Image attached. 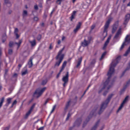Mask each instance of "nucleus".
I'll return each mask as SVG.
<instances>
[{
  "label": "nucleus",
  "instance_id": "1",
  "mask_svg": "<svg viewBox=\"0 0 130 130\" xmlns=\"http://www.w3.org/2000/svg\"><path fill=\"white\" fill-rule=\"evenodd\" d=\"M120 59V56H118L115 60H114L110 64L109 70L107 73L108 77L105 82L101 85V88L99 91V94H100L104 90H105L103 93L104 96H106L108 92L109 89L112 86L114 81L110 80L111 75L114 72V67L119 63Z\"/></svg>",
  "mask_w": 130,
  "mask_h": 130
},
{
  "label": "nucleus",
  "instance_id": "2",
  "mask_svg": "<svg viewBox=\"0 0 130 130\" xmlns=\"http://www.w3.org/2000/svg\"><path fill=\"white\" fill-rule=\"evenodd\" d=\"M113 95L114 94H109L105 101L102 102L101 104L100 109L98 112V114L99 115L101 114L107 107L108 104Z\"/></svg>",
  "mask_w": 130,
  "mask_h": 130
},
{
  "label": "nucleus",
  "instance_id": "3",
  "mask_svg": "<svg viewBox=\"0 0 130 130\" xmlns=\"http://www.w3.org/2000/svg\"><path fill=\"white\" fill-rule=\"evenodd\" d=\"M112 19L109 18L106 22L104 27V30L103 34V40L104 38L106 37L107 35V29L108 28L109 24L112 20Z\"/></svg>",
  "mask_w": 130,
  "mask_h": 130
},
{
  "label": "nucleus",
  "instance_id": "4",
  "mask_svg": "<svg viewBox=\"0 0 130 130\" xmlns=\"http://www.w3.org/2000/svg\"><path fill=\"white\" fill-rule=\"evenodd\" d=\"M46 88L44 87L42 89L38 88L36 89L34 93V96L37 98L39 97L46 90Z\"/></svg>",
  "mask_w": 130,
  "mask_h": 130
},
{
  "label": "nucleus",
  "instance_id": "5",
  "mask_svg": "<svg viewBox=\"0 0 130 130\" xmlns=\"http://www.w3.org/2000/svg\"><path fill=\"white\" fill-rule=\"evenodd\" d=\"M88 40L87 41L85 39L84 41L82 42V45L83 47H86L89 44L92 38L91 37H88Z\"/></svg>",
  "mask_w": 130,
  "mask_h": 130
},
{
  "label": "nucleus",
  "instance_id": "6",
  "mask_svg": "<svg viewBox=\"0 0 130 130\" xmlns=\"http://www.w3.org/2000/svg\"><path fill=\"white\" fill-rule=\"evenodd\" d=\"M82 121V120L81 118H79L77 119L74 123L73 127H72V129L74 126L78 127L81 124Z\"/></svg>",
  "mask_w": 130,
  "mask_h": 130
},
{
  "label": "nucleus",
  "instance_id": "7",
  "mask_svg": "<svg viewBox=\"0 0 130 130\" xmlns=\"http://www.w3.org/2000/svg\"><path fill=\"white\" fill-rule=\"evenodd\" d=\"M64 56V54H62L59 58V61L56 62V63L54 65V68H55L56 66L58 67L59 66L60 64L63 59Z\"/></svg>",
  "mask_w": 130,
  "mask_h": 130
},
{
  "label": "nucleus",
  "instance_id": "8",
  "mask_svg": "<svg viewBox=\"0 0 130 130\" xmlns=\"http://www.w3.org/2000/svg\"><path fill=\"white\" fill-rule=\"evenodd\" d=\"M69 76V72H67L65 75L62 78V80L64 82L68 83V77Z\"/></svg>",
  "mask_w": 130,
  "mask_h": 130
},
{
  "label": "nucleus",
  "instance_id": "9",
  "mask_svg": "<svg viewBox=\"0 0 130 130\" xmlns=\"http://www.w3.org/2000/svg\"><path fill=\"white\" fill-rule=\"evenodd\" d=\"M118 26V22L117 21L114 24L113 26V27L112 30V33L113 34L116 30Z\"/></svg>",
  "mask_w": 130,
  "mask_h": 130
},
{
  "label": "nucleus",
  "instance_id": "10",
  "mask_svg": "<svg viewBox=\"0 0 130 130\" xmlns=\"http://www.w3.org/2000/svg\"><path fill=\"white\" fill-rule=\"evenodd\" d=\"M99 107V105H96L95 106L90 112V115L92 114V115H93L95 114Z\"/></svg>",
  "mask_w": 130,
  "mask_h": 130
},
{
  "label": "nucleus",
  "instance_id": "11",
  "mask_svg": "<svg viewBox=\"0 0 130 130\" xmlns=\"http://www.w3.org/2000/svg\"><path fill=\"white\" fill-rule=\"evenodd\" d=\"M130 18V14H127L125 17V19L124 20L123 24L126 25L127 24L128 22L129 21Z\"/></svg>",
  "mask_w": 130,
  "mask_h": 130
},
{
  "label": "nucleus",
  "instance_id": "12",
  "mask_svg": "<svg viewBox=\"0 0 130 130\" xmlns=\"http://www.w3.org/2000/svg\"><path fill=\"white\" fill-rule=\"evenodd\" d=\"M129 35H127L126 36L125 40V41L122 44V45L121 48L120 50H121L124 47V46L125 45V42H129L128 41V38L129 37Z\"/></svg>",
  "mask_w": 130,
  "mask_h": 130
},
{
  "label": "nucleus",
  "instance_id": "13",
  "mask_svg": "<svg viewBox=\"0 0 130 130\" xmlns=\"http://www.w3.org/2000/svg\"><path fill=\"white\" fill-rule=\"evenodd\" d=\"M71 101L70 100L68 101L66 103L64 108V111L66 112L71 104Z\"/></svg>",
  "mask_w": 130,
  "mask_h": 130
},
{
  "label": "nucleus",
  "instance_id": "14",
  "mask_svg": "<svg viewBox=\"0 0 130 130\" xmlns=\"http://www.w3.org/2000/svg\"><path fill=\"white\" fill-rule=\"evenodd\" d=\"M81 24L82 23L81 22H78V24L76 25V28L74 30V32L76 33L80 28Z\"/></svg>",
  "mask_w": 130,
  "mask_h": 130
},
{
  "label": "nucleus",
  "instance_id": "15",
  "mask_svg": "<svg viewBox=\"0 0 130 130\" xmlns=\"http://www.w3.org/2000/svg\"><path fill=\"white\" fill-rule=\"evenodd\" d=\"M99 122L100 120H98L94 126L92 128L91 130H95L97 127L98 126Z\"/></svg>",
  "mask_w": 130,
  "mask_h": 130
},
{
  "label": "nucleus",
  "instance_id": "16",
  "mask_svg": "<svg viewBox=\"0 0 130 130\" xmlns=\"http://www.w3.org/2000/svg\"><path fill=\"white\" fill-rule=\"evenodd\" d=\"M82 59V57H81L80 58L78 59V61L77 62V64L76 66V67L77 68L80 65Z\"/></svg>",
  "mask_w": 130,
  "mask_h": 130
},
{
  "label": "nucleus",
  "instance_id": "17",
  "mask_svg": "<svg viewBox=\"0 0 130 130\" xmlns=\"http://www.w3.org/2000/svg\"><path fill=\"white\" fill-rule=\"evenodd\" d=\"M76 12V11H74L73 12L71 16L70 17L71 21H72V20L74 18V17L75 15Z\"/></svg>",
  "mask_w": 130,
  "mask_h": 130
},
{
  "label": "nucleus",
  "instance_id": "18",
  "mask_svg": "<svg viewBox=\"0 0 130 130\" xmlns=\"http://www.w3.org/2000/svg\"><path fill=\"white\" fill-rule=\"evenodd\" d=\"M32 59L30 58L28 62V64L29 65V68H31L33 66V63L32 62Z\"/></svg>",
  "mask_w": 130,
  "mask_h": 130
},
{
  "label": "nucleus",
  "instance_id": "19",
  "mask_svg": "<svg viewBox=\"0 0 130 130\" xmlns=\"http://www.w3.org/2000/svg\"><path fill=\"white\" fill-rule=\"evenodd\" d=\"M29 42L31 44L32 47L36 45V43L35 40H34L32 41H30Z\"/></svg>",
  "mask_w": 130,
  "mask_h": 130
},
{
  "label": "nucleus",
  "instance_id": "20",
  "mask_svg": "<svg viewBox=\"0 0 130 130\" xmlns=\"http://www.w3.org/2000/svg\"><path fill=\"white\" fill-rule=\"evenodd\" d=\"M63 51V50H61L59 52H58V54L56 57V60H57L59 58L60 55H62L61 54H62V52Z\"/></svg>",
  "mask_w": 130,
  "mask_h": 130
},
{
  "label": "nucleus",
  "instance_id": "21",
  "mask_svg": "<svg viewBox=\"0 0 130 130\" xmlns=\"http://www.w3.org/2000/svg\"><path fill=\"white\" fill-rule=\"evenodd\" d=\"M31 111H30V110H29L26 114L25 117H24V118L25 119H27V118L29 116V115L31 113Z\"/></svg>",
  "mask_w": 130,
  "mask_h": 130
},
{
  "label": "nucleus",
  "instance_id": "22",
  "mask_svg": "<svg viewBox=\"0 0 130 130\" xmlns=\"http://www.w3.org/2000/svg\"><path fill=\"white\" fill-rule=\"evenodd\" d=\"M121 27H120L116 34L118 36H119V35H120L121 34Z\"/></svg>",
  "mask_w": 130,
  "mask_h": 130
},
{
  "label": "nucleus",
  "instance_id": "23",
  "mask_svg": "<svg viewBox=\"0 0 130 130\" xmlns=\"http://www.w3.org/2000/svg\"><path fill=\"white\" fill-rule=\"evenodd\" d=\"M5 4L7 5L9 4V6H11V4L9 0H5Z\"/></svg>",
  "mask_w": 130,
  "mask_h": 130
},
{
  "label": "nucleus",
  "instance_id": "24",
  "mask_svg": "<svg viewBox=\"0 0 130 130\" xmlns=\"http://www.w3.org/2000/svg\"><path fill=\"white\" fill-rule=\"evenodd\" d=\"M12 98H8L7 99V103L6 104V105L7 106H8L9 104H10L11 102V101L12 100Z\"/></svg>",
  "mask_w": 130,
  "mask_h": 130
},
{
  "label": "nucleus",
  "instance_id": "25",
  "mask_svg": "<svg viewBox=\"0 0 130 130\" xmlns=\"http://www.w3.org/2000/svg\"><path fill=\"white\" fill-rule=\"evenodd\" d=\"M130 52V48L129 47L127 50L126 51L124 55L125 56H127Z\"/></svg>",
  "mask_w": 130,
  "mask_h": 130
},
{
  "label": "nucleus",
  "instance_id": "26",
  "mask_svg": "<svg viewBox=\"0 0 130 130\" xmlns=\"http://www.w3.org/2000/svg\"><path fill=\"white\" fill-rule=\"evenodd\" d=\"M4 98L3 97L1 99L0 102V108L2 105L4 101Z\"/></svg>",
  "mask_w": 130,
  "mask_h": 130
},
{
  "label": "nucleus",
  "instance_id": "27",
  "mask_svg": "<svg viewBox=\"0 0 130 130\" xmlns=\"http://www.w3.org/2000/svg\"><path fill=\"white\" fill-rule=\"evenodd\" d=\"M107 52H105L102 54L101 57L100 59V60H102L104 57L106 55Z\"/></svg>",
  "mask_w": 130,
  "mask_h": 130
},
{
  "label": "nucleus",
  "instance_id": "28",
  "mask_svg": "<svg viewBox=\"0 0 130 130\" xmlns=\"http://www.w3.org/2000/svg\"><path fill=\"white\" fill-rule=\"evenodd\" d=\"M129 97V95H127V96L125 98V99L123 101V102L124 103H125L128 100V98Z\"/></svg>",
  "mask_w": 130,
  "mask_h": 130
},
{
  "label": "nucleus",
  "instance_id": "29",
  "mask_svg": "<svg viewBox=\"0 0 130 130\" xmlns=\"http://www.w3.org/2000/svg\"><path fill=\"white\" fill-rule=\"evenodd\" d=\"M28 73V71L27 70H26L22 72V75L23 76L25 75Z\"/></svg>",
  "mask_w": 130,
  "mask_h": 130
},
{
  "label": "nucleus",
  "instance_id": "30",
  "mask_svg": "<svg viewBox=\"0 0 130 130\" xmlns=\"http://www.w3.org/2000/svg\"><path fill=\"white\" fill-rule=\"evenodd\" d=\"M109 42H107V41H106L103 47V49H104L106 48L107 45H108Z\"/></svg>",
  "mask_w": 130,
  "mask_h": 130
},
{
  "label": "nucleus",
  "instance_id": "31",
  "mask_svg": "<svg viewBox=\"0 0 130 130\" xmlns=\"http://www.w3.org/2000/svg\"><path fill=\"white\" fill-rule=\"evenodd\" d=\"M22 40H20L19 41V42L17 44V45L18 46V48L20 47V45H21V43H22Z\"/></svg>",
  "mask_w": 130,
  "mask_h": 130
},
{
  "label": "nucleus",
  "instance_id": "32",
  "mask_svg": "<svg viewBox=\"0 0 130 130\" xmlns=\"http://www.w3.org/2000/svg\"><path fill=\"white\" fill-rule=\"evenodd\" d=\"M71 114L70 113V112H69L67 115V117L66 119V121H67L68 120L69 118L71 116Z\"/></svg>",
  "mask_w": 130,
  "mask_h": 130
},
{
  "label": "nucleus",
  "instance_id": "33",
  "mask_svg": "<svg viewBox=\"0 0 130 130\" xmlns=\"http://www.w3.org/2000/svg\"><path fill=\"white\" fill-rule=\"evenodd\" d=\"M13 42L10 41L9 43V46L10 47H12L13 45Z\"/></svg>",
  "mask_w": 130,
  "mask_h": 130
},
{
  "label": "nucleus",
  "instance_id": "34",
  "mask_svg": "<svg viewBox=\"0 0 130 130\" xmlns=\"http://www.w3.org/2000/svg\"><path fill=\"white\" fill-rule=\"evenodd\" d=\"M47 82V80L46 79H45V80H43L42 81V84L43 85H45Z\"/></svg>",
  "mask_w": 130,
  "mask_h": 130
},
{
  "label": "nucleus",
  "instance_id": "35",
  "mask_svg": "<svg viewBox=\"0 0 130 130\" xmlns=\"http://www.w3.org/2000/svg\"><path fill=\"white\" fill-rule=\"evenodd\" d=\"M13 53V51L11 49H9L8 50V53L9 55H12Z\"/></svg>",
  "mask_w": 130,
  "mask_h": 130
},
{
  "label": "nucleus",
  "instance_id": "36",
  "mask_svg": "<svg viewBox=\"0 0 130 130\" xmlns=\"http://www.w3.org/2000/svg\"><path fill=\"white\" fill-rule=\"evenodd\" d=\"M89 120H88V121H87V119L84 122V123L83 124V127H84L86 125L87 122L89 121Z\"/></svg>",
  "mask_w": 130,
  "mask_h": 130
},
{
  "label": "nucleus",
  "instance_id": "37",
  "mask_svg": "<svg viewBox=\"0 0 130 130\" xmlns=\"http://www.w3.org/2000/svg\"><path fill=\"white\" fill-rule=\"evenodd\" d=\"M129 69V68H128V67H127L126 68V70L122 72V74L121 75V77H122L124 75V74L125 73V71H126L127 70H128Z\"/></svg>",
  "mask_w": 130,
  "mask_h": 130
},
{
  "label": "nucleus",
  "instance_id": "38",
  "mask_svg": "<svg viewBox=\"0 0 130 130\" xmlns=\"http://www.w3.org/2000/svg\"><path fill=\"white\" fill-rule=\"evenodd\" d=\"M17 100H15L13 103L11 107V108H12L13 107V105H15L17 104Z\"/></svg>",
  "mask_w": 130,
  "mask_h": 130
},
{
  "label": "nucleus",
  "instance_id": "39",
  "mask_svg": "<svg viewBox=\"0 0 130 130\" xmlns=\"http://www.w3.org/2000/svg\"><path fill=\"white\" fill-rule=\"evenodd\" d=\"M35 105L36 104L35 103L31 107L29 110H30V111H31L35 107Z\"/></svg>",
  "mask_w": 130,
  "mask_h": 130
},
{
  "label": "nucleus",
  "instance_id": "40",
  "mask_svg": "<svg viewBox=\"0 0 130 130\" xmlns=\"http://www.w3.org/2000/svg\"><path fill=\"white\" fill-rule=\"evenodd\" d=\"M130 84V79L127 82L125 86H126V87H127Z\"/></svg>",
  "mask_w": 130,
  "mask_h": 130
},
{
  "label": "nucleus",
  "instance_id": "41",
  "mask_svg": "<svg viewBox=\"0 0 130 130\" xmlns=\"http://www.w3.org/2000/svg\"><path fill=\"white\" fill-rule=\"evenodd\" d=\"M41 35L40 34V35H39L38 36L37 38V39L39 41V40H40L41 39Z\"/></svg>",
  "mask_w": 130,
  "mask_h": 130
},
{
  "label": "nucleus",
  "instance_id": "42",
  "mask_svg": "<svg viewBox=\"0 0 130 130\" xmlns=\"http://www.w3.org/2000/svg\"><path fill=\"white\" fill-rule=\"evenodd\" d=\"M95 62V60L94 59L90 63V65H92L94 64Z\"/></svg>",
  "mask_w": 130,
  "mask_h": 130
},
{
  "label": "nucleus",
  "instance_id": "43",
  "mask_svg": "<svg viewBox=\"0 0 130 130\" xmlns=\"http://www.w3.org/2000/svg\"><path fill=\"white\" fill-rule=\"evenodd\" d=\"M64 0H57L56 1V3H57L58 4L60 5L61 4V2Z\"/></svg>",
  "mask_w": 130,
  "mask_h": 130
},
{
  "label": "nucleus",
  "instance_id": "44",
  "mask_svg": "<svg viewBox=\"0 0 130 130\" xmlns=\"http://www.w3.org/2000/svg\"><path fill=\"white\" fill-rule=\"evenodd\" d=\"M18 28H16L15 29L14 31V33L15 34H18Z\"/></svg>",
  "mask_w": 130,
  "mask_h": 130
},
{
  "label": "nucleus",
  "instance_id": "45",
  "mask_svg": "<svg viewBox=\"0 0 130 130\" xmlns=\"http://www.w3.org/2000/svg\"><path fill=\"white\" fill-rule=\"evenodd\" d=\"M27 11L26 10H24L23 11V15L24 16L27 15Z\"/></svg>",
  "mask_w": 130,
  "mask_h": 130
},
{
  "label": "nucleus",
  "instance_id": "46",
  "mask_svg": "<svg viewBox=\"0 0 130 130\" xmlns=\"http://www.w3.org/2000/svg\"><path fill=\"white\" fill-rule=\"evenodd\" d=\"M49 100V98L47 99L45 101L44 104H43L44 105H45L48 102Z\"/></svg>",
  "mask_w": 130,
  "mask_h": 130
},
{
  "label": "nucleus",
  "instance_id": "47",
  "mask_svg": "<svg viewBox=\"0 0 130 130\" xmlns=\"http://www.w3.org/2000/svg\"><path fill=\"white\" fill-rule=\"evenodd\" d=\"M66 64H67V62L66 61H64L63 62V63L62 64V66L65 67L66 66Z\"/></svg>",
  "mask_w": 130,
  "mask_h": 130
},
{
  "label": "nucleus",
  "instance_id": "48",
  "mask_svg": "<svg viewBox=\"0 0 130 130\" xmlns=\"http://www.w3.org/2000/svg\"><path fill=\"white\" fill-rule=\"evenodd\" d=\"M56 105H54V106H53V108L52 109V110L51 112V113H52V112H53V111H54V110H55V109L56 108Z\"/></svg>",
  "mask_w": 130,
  "mask_h": 130
},
{
  "label": "nucleus",
  "instance_id": "49",
  "mask_svg": "<svg viewBox=\"0 0 130 130\" xmlns=\"http://www.w3.org/2000/svg\"><path fill=\"white\" fill-rule=\"evenodd\" d=\"M95 27V25L94 24L91 27V30H92Z\"/></svg>",
  "mask_w": 130,
  "mask_h": 130
},
{
  "label": "nucleus",
  "instance_id": "50",
  "mask_svg": "<svg viewBox=\"0 0 130 130\" xmlns=\"http://www.w3.org/2000/svg\"><path fill=\"white\" fill-rule=\"evenodd\" d=\"M122 107L121 106H120L119 107L118 109V110H117V113H118V112L120 110H121V109H122Z\"/></svg>",
  "mask_w": 130,
  "mask_h": 130
},
{
  "label": "nucleus",
  "instance_id": "51",
  "mask_svg": "<svg viewBox=\"0 0 130 130\" xmlns=\"http://www.w3.org/2000/svg\"><path fill=\"white\" fill-rule=\"evenodd\" d=\"M34 9L36 10H38V8L37 5H36L34 6Z\"/></svg>",
  "mask_w": 130,
  "mask_h": 130
},
{
  "label": "nucleus",
  "instance_id": "52",
  "mask_svg": "<svg viewBox=\"0 0 130 130\" xmlns=\"http://www.w3.org/2000/svg\"><path fill=\"white\" fill-rule=\"evenodd\" d=\"M61 72L59 71V73L58 74L56 77L57 78H58L59 76L61 74Z\"/></svg>",
  "mask_w": 130,
  "mask_h": 130
},
{
  "label": "nucleus",
  "instance_id": "53",
  "mask_svg": "<svg viewBox=\"0 0 130 130\" xmlns=\"http://www.w3.org/2000/svg\"><path fill=\"white\" fill-rule=\"evenodd\" d=\"M14 87L13 86H11L9 89V90L10 91H12Z\"/></svg>",
  "mask_w": 130,
  "mask_h": 130
},
{
  "label": "nucleus",
  "instance_id": "54",
  "mask_svg": "<svg viewBox=\"0 0 130 130\" xmlns=\"http://www.w3.org/2000/svg\"><path fill=\"white\" fill-rule=\"evenodd\" d=\"M15 35L16 36V39H18L19 37L20 36L18 34H15Z\"/></svg>",
  "mask_w": 130,
  "mask_h": 130
},
{
  "label": "nucleus",
  "instance_id": "55",
  "mask_svg": "<svg viewBox=\"0 0 130 130\" xmlns=\"http://www.w3.org/2000/svg\"><path fill=\"white\" fill-rule=\"evenodd\" d=\"M126 86H124L123 88V89L121 90V91H123V92H124L125 91V89H126Z\"/></svg>",
  "mask_w": 130,
  "mask_h": 130
},
{
  "label": "nucleus",
  "instance_id": "56",
  "mask_svg": "<svg viewBox=\"0 0 130 130\" xmlns=\"http://www.w3.org/2000/svg\"><path fill=\"white\" fill-rule=\"evenodd\" d=\"M44 126L41 127L40 128H39L38 129V130H43L44 129Z\"/></svg>",
  "mask_w": 130,
  "mask_h": 130
},
{
  "label": "nucleus",
  "instance_id": "57",
  "mask_svg": "<svg viewBox=\"0 0 130 130\" xmlns=\"http://www.w3.org/2000/svg\"><path fill=\"white\" fill-rule=\"evenodd\" d=\"M110 38H111V37H108V39H107V40L106 41H107V42H109V40L110 39Z\"/></svg>",
  "mask_w": 130,
  "mask_h": 130
},
{
  "label": "nucleus",
  "instance_id": "58",
  "mask_svg": "<svg viewBox=\"0 0 130 130\" xmlns=\"http://www.w3.org/2000/svg\"><path fill=\"white\" fill-rule=\"evenodd\" d=\"M8 69H6L5 70V75H6L7 74V73L8 72Z\"/></svg>",
  "mask_w": 130,
  "mask_h": 130
},
{
  "label": "nucleus",
  "instance_id": "59",
  "mask_svg": "<svg viewBox=\"0 0 130 130\" xmlns=\"http://www.w3.org/2000/svg\"><path fill=\"white\" fill-rule=\"evenodd\" d=\"M64 67H63L62 66V68L61 69V70H60V71L61 72L63 71V69H64Z\"/></svg>",
  "mask_w": 130,
  "mask_h": 130
},
{
  "label": "nucleus",
  "instance_id": "60",
  "mask_svg": "<svg viewBox=\"0 0 130 130\" xmlns=\"http://www.w3.org/2000/svg\"><path fill=\"white\" fill-rule=\"evenodd\" d=\"M34 19L35 21H37L38 20V18L37 17H34Z\"/></svg>",
  "mask_w": 130,
  "mask_h": 130
},
{
  "label": "nucleus",
  "instance_id": "61",
  "mask_svg": "<svg viewBox=\"0 0 130 130\" xmlns=\"http://www.w3.org/2000/svg\"><path fill=\"white\" fill-rule=\"evenodd\" d=\"M118 37L119 36L117 35L116 34L114 37V38L117 39L118 38Z\"/></svg>",
  "mask_w": 130,
  "mask_h": 130
},
{
  "label": "nucleus",
  "instance_id": "62",
  "mask_svg": "<svg viewBox=\"0 0 130 130\" xmlns=\"http://www.w3.org/2000/svg\"><path fill=\"white\" fill-rule=\"evenodd\" d=\"M125 104V103H123V102H122L121 104V105L120 106L123 107V105H124V104Z\"/></svg>",
  "mask_w": 130,
  "mask_h": 130
},
{
  "label": "nucleus",
  "instance_id": "63",
  "mask_svg": "<svg viewBox=\"0 0 130 130\" xmlns=\"http://www.w3.org/2000/svg\"><path fill=\"white\" fill-rule=\"evenodd\" d=\"M52 48H53V47L52 46V44H51L50 45V47H49V49H50V50H51Z\"/></svg>",
  "mask_w": 130,
  "mask_h": 130
},
{
  "label": "nucleus",
  "instance_id": "64",
  "mask_svg": "<svg viewBox=\"0 0 130 130\" xmlns=\"http://www.w3.org/2000/svg\"><path fill=\"white\" fill-rule=\"evenodd\" d=\"M9 127H7L5 128L4 130H9Z\"/></svg>",
  "mask_w": 130,
  "mask_h": 130
}]
</instances>
